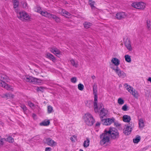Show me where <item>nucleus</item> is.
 <instances>
[{"instance_id": "1", "label": "nucleus", "mask_w": 151, "mask_h": 151, "mask_svg": "<svg viewBox=\"0 0 151 151\" xmlns=\"http://www.w3.org/2000/svg\"><path fill=\"white\" fill-rule=\"evenodd\" d=\"M9 80V79L6 76L1 74L0 75V86L7 90L12 91L13 89L12 87L5 83L4 81L8 82Z\"/></svg>"}, {"instance_id": "2", "label": "nucleus", "mask_w": 151, "mask_h": 151, "mask_svg": "<svg viewBox=\"0 0 151 151\" xmlns=\"http://www.w3.org/2000/svg\"><path fill=\"white\" fill-rule=\"evenodd\" d=\"M93 93L94 96V100L93 102V107L94 111H98L97 109V86L95 83H94L93 86Z\"/></svg>"}, {"instance_id": "3", "label": "nucleus", "mask_w": 151, "mask_h": 151, "mask_svg": "<svg viewBox=\"0 0 151 151\" xmlns=\"http://www.w3.org/2000/svg\"><path fill=\"white\" fill-rule=\"evenodd\" d=\"M17 13L18 17L22 21H28L30 19V16L25 11H22L18 12L17 10L16 11Z\"/></svg>"}, {"instance_id": "4", "label": "nucleus", "mask_w": 151, "mask_h": 151, "mask_svg": "<svg viewBox=\"0 0 151 151\" xmlns=\"http://www.w3.org/2000/svg\"><path fill=\"white\" fill-rule=\"evenodd\" d=\"M100 138L101 139L100 143L101 145H104L109 141V136L107 132V130H105L104 133L100 135Z\"/></svg>"}, {"instance_id": "5", "label": "nucleus", "mask_w": 151, "mask_h": 151, "mask_svg": "<svg viewBox=\"0 0 151 151\" xmlns=\"http://www.w3.org/2000/svg\"><path fill=\"white\" fill-rule=\"evenodd\" d=\"M107 132L112 139H114L118 138L119 133L117 130L115 128L110 127L109 130H107Z\"/></svg>"}, {"instance_id": "6", "label": "nucleus", "mask_w": 151, "mask_h": 151, "mask_svg": "<svg viewBox=\"0 0 151 151\" xmlns=\"http://www.w3.org/2000/svg\"><path fill=\"white\" fill-rule=\"evenodd\" d=\"M83 119L86 124L89 126L92 125L95 121L92 116L88 113L85 114Z\"/></svg>"}, {"instance_id": "7", "label": "nucleus", "mask_w": 151, "mask_h": 151, "mask_svg": "<svg viewBox=\"0 0 151 151\" xmlns=\"http://www.w3.org/2000/svg\"><path fill=\"white\" fill-rule=\"evenodd\" d=\"M41 14L45 17L50 19H53L57 22H59L60 21V19L58 17H57L55 15L51 14L46 11H42L41 12Z\"/></svg>"}, {"instance_id": "8", "label": "nucleus", "mask_w": 151, "mask_h": 151, "mask_svg": "<svg viewBox=\"0 0 151 151\" xmlns=\"http://www.w3.org/2000/svg\"><path fill=\"white\" fill-rule=\"evenodd\" d=\"M133 124L132 122H130L125 126L124 129V133L126 135L130 134L132 130Z\"/></svg>"}, {"instance_id": "9", "label": "nucleus", "mask_w": 151, "mask_h": 151, "mask_svg": "<svg viewBox=\"0 0 151 151\" xmlns=\"http://www.w3.org/2000/svg\"><path fill=\"white\" fill-rule=\"evenodd\" d=\"M134 7L139 9H144L145 7V4L143 2H135L132 4Z\"/></svg>"}, {"instance_id": "10", "label": "nucleus", "mask_w": 151, "mask_h": 151, "mask_svg": "<svg viewBox=\"0 0 151 151\" xmlns=\"http://www.w3.org/2000/svg\"><path fill=\"white\" fill-rule=\"evenodd\" d=\"M101 123L104 125H109L111 123L114 122L115 119L114 118L104 119L101 118Z\"/></svg>"}, {"instance_id": "11", "label": "nucleus", "mask_w": 151, "mask_h": 151, "mask_svg": "<svg viewBox=\"0 0 151 151\" xmlns=\"http://www.w3.org/2000/svg\"><path fill=\"white\" fill-rule=\"evenodd\" d=\"M124 44L127 49L130 51H131L133 50L131 42L129 38H127L124 39Z\"/></svg>"}, {"instance_id": "12", "label": "nucleus", "mask_w": 151, "mask_h": 151, "mask_svg": "<svg viewBox=\"0 0 151 151\" xmlns=\"http://www.w3.org/2000/svg\"><path fill=\"white\" fill-rule=\"evenodd\" d=\"M111 68L115 71L119 77L124 78L126 76V73L124 72L121 71L118 67H116V68L113 67H111Z\"/></svg>"}, {"instance_id": "13", "label": "nucleus", "mask_w": 151, "mask_h": 151, "mask_svg": "<svg viewBox=\"0 0 151 151\" xmlns=\"http://www.w3.org/2000/svg\"><path fill=\"white\" fill-rule=\"evenodd\" d=\"M127 17L126 14L124 12H119L116 14V17L118 19H121Z\"/></svg>"}, {"instance_id": "14", "label": "nucleus", "mask_w": 151, "mask_h": 151, "mask_svg": "<svg viewBox=\"0 0 151 151\" xmlns=\"http://www.w3.org/2000/svg\"><path fill=\"white\" fill-rule=\"evenodd\" d=\"M50 51L54 54L57 55L60 54L61 52L60 50L55 47H52L50 48Z\"/></svg>"}, {"instance_id": "15", "label": "nucleus", "mask_w": 151, "mask_h": 151, "mask_svg": "<svg viewBox=\"0 0 151 151\" xmlns=\"http://www.w3.org/2000/svg\"><path fill=\"white\" fill-rule=\"evenodd\" d=\"M108 111L104 108L100 111V118H103V117L106 116L107 114Z\"/></svg>"}, {"instance_id": "16", "label": "nucleus", "mask_w": 151, "mask_h": 151, "mask_svg": "<svg viewBox=\"0 0 151 151\" xmlns=\"http://www.w3.org/2000/svg\"><path fill=\"white\" fill-rule=\"evenodd\" d=\"M129 92L134 97H135L136 98H137L139 97V95L138 92L133 88H132V89Z\"/></svg>"}, {"instance_id": "17", "label": "nucleus", "mask_w": 151, "mask_h": 151, "mask_svg": "<svg viewBox=\"0 0 151 151\" xmlns=\"http://www.w3.org/2000/svg\"><path fill=\"white\" fill-rule=\"evenodd\" d=\"M111 62L116 66V67H118V66L120 63L119 60L116 58H112L111 60Z\"/></svg>"}, {"instance_id": "18", "label": "nucleus", "mask_w": 151, "mask_h": 151, "mask_svg": "<svg viewBox=\"0 0 151 151\" xmlns=\"http://www.w3.org/2000/svg\"><path fill=\"white\" fill-rule=\"evenodd\" d=\"M46 141L47 144L50 146H55L57 145V143L50 138H47L46 139Z\"/></svg>"}, {"instance_id": "19", "label": "nucleus", "mask_w": 151, "mask_h": 151, "mask_svg": "<svg viewBox=\"0 0 151 151\" xmlns=\"http://www.w3.org/2000/svg\"><path fill=\"white\" fill-rule=\"evenodd\" d=\"M46 57L47 58L50 59L54 62L55 61L56 59L54 56L49 53L47 52L46 53Z\"/></svg>"}, {"instance_id": "20", "label": "nucleus", "mask_w": 151, "mask_h": 151, "mask_svg": "<svg viewBox=\"0 0 151 151\" xmlns=\"http://www.w3.org/2000/svg\"><path fill=\"white\" fill-rule=\"evenodd\" d=\"M123 121L126 122H129L131 120L130 117L129 116L127 115H124L123 116Z\"/></svg>"}, {"instance_id": "21", "label": "nucleus", "mask_w": 151, "mask_h": 151, "mask_svg": "<svg viewBox=\"0 0 151 151\" xmlns=\"http://www.w3.org/2000/svg\"><path fill=\"white\" fill-rule=\"evenodd\" d=\"M31 83H33V84H38L40 82V80L37 78H35L33 77H32L31 78Z\"/></svg>"}, {"instance_id": "22", "label": "nucleus", "mask_w": 151, "mask_h": 151, "mask_svg": "<svg viewBox=\"0 0 151 151\" xmlns=\"http://www.w3.org/2000/svg\"><path fill=\"white\" fill-rule=\"evenodd\" d=\"M61 13L63 16H65L66 17H68L70 15V14L68 12L66 11L65 10L61 9Z\"/></svg>"}, {"instance_id": "23", "label": "nucleus", "mask_w": 151, "mask_h": 151, "mask_svg": "<svg viewBox=\"0 0 151 151\" xmlns=\"http://www.w3.org/2000/svg\"><path fill=\"white\" fill-rule=\"evenodd\" d=\"M139 127L140 128H142L144 127V120L142 119H139Z\"/></svg>"}, {"instance_id": "24", "label": "nucleus", "mask_w": 151, "mask_h": 151, "mask_svg": "<svg viewBox=\"0 0 151 151\" xmlns=\"http://www.w3.org/2000/svg\"><path fill=\"white\" fill-rule=\"evenodd\" d=\"M124 87L129 92L130 91V90L132 89V88L133 87H131L129 85H128L127 83H124Z\"/></svg>"}, {"instance_id": "25", "label": "nucleus", "mask_w": 151, "mask_h": 151, "mask_svg": "<svg viewBox=\"0 0 151 151\" xmlns=\"http://www.w3.org/2000/svg\"><path fill=\"white\" fill-rule=\"evenodd\" d=\"M50 124V121L49 120L44 121L40 123V125L41 126H47L48 125Z\"/></svg>"}, {"instance_id": "26", "label": "nucleus", "mask_w": 151, "mask_h": 151, "mask_svg": "<svg viewBox=\"0 0 151 151\" xmlns=\"http://www.w3.org/2000/svg\"><path fill=\"white\" fill-rule=\"evenodd\" d=\"M83 25L85 28L88 29L92 25V24L91 23L86 22L83 23Z\"/></svg>"}, {"instance_id": "27", "label": "nucleus", "mask_w": 151, "mask_h": 151, "mask_svg": "<svg viewBox=\"0 0 151 151\" xmlns=\"http://www.w3.org/2000/svg\"><path fill=\"white\" fill-rule=\"evenodd\" d=\"M124 58L125 61L128 62V63H130L131 61V56L128 55H125Z\"/></svg>"}, {"instance_id": "28", "label": "nucleus", "mask_w": 151, "mask_h": 151, "mask_svg": "<svg viewBox=\"0 0 151 151\" xmlns=\"http://www.w3.org/2000/svg\"><path fill=\"white\" fill-rule=\"evenodd\" d=\"M70 62L72 65L75 67H77L78 66V62L76 61L73 59H71L70 60Z\"/></svg>"}, {"instance_id": "29", "label": "nucleus", "mask_w": 151, "mask_h": 151, "mask_svg": "<svg viewBox=\"0 0 151 151\" xmlns=\"http://www.w3.org/2000/svg\"><path fill=\"white\" fill-rule=\"evenodd\" d=\"M21 4L22 5V7L25 9H27L28 8V4L27 2L24 0L22 1L21 2Z\"/></svg>"}, {"instance_id": "30", "label": "nucleus", "mask_w": 151, "mask_h": 151, "mask_svg": "<svg viewBox=\"0 0 151 151\" xmlns=\"http://www.w3.org/2000/svg\"><path fill=\"white\" fill-rule=\"evenodd\" d=\"M140 137L137 135L136 137L133 139V142L135 143H137L140 140Z\"/></svg>"}, {"instance_id": "31", "label": "nucleus", "mask_w": 151, "mask_h": 151, "mask_svg": "<svg viewBox=\"0 0 151 151\" xmlns=\"http://www.w3.org/2000/svg\"><path fill=\"white\" fill-rule=\"evenodd\" d=\"M1 97L3 98L6 97L7 98H10V97L13 98L14 97V95L11 94L6 93L3 94L1 96Z\"/></svg>"}, {"instance_id": "32", "label": "nucleus", "mask_w": 151, "mask_h": 151, "mask_svg": "<svg viewBox=\"0 0 151 151\" xmlns=\"http://www.w3.org/2000/svg\"><path fill=\"white\" fill-rule=\"evenodd\" d=\"M89 140L88 139H87L86 140L84 141L83 143V146L85 147H87L89 146Z\"/></svg>"}, {"instance_id": "33", "label": "nucleus", "mask_w": 151, "mask_h": 151, "mask_svg": "<svg viewBox=\"0 0 151 151\" xmlns=\"http://www.w3.org/2000/svg\"><path fill=\"white\" fill-rule=\"evenodd\" d=\"M147 27L149 30H151V22L149 19L147 21Z\"/></svg>"}, {"instance_id": "34", "label": "nucleus", "mask_w": 151, "mask_h": 151, "mask_svg": "<svg viewBox=\"0 0 151 151\" xmlns=\"http://www.w3.org/2000/svg\"><path fill=\"white\" fill-rule=\"evenodd\" d=\"M14 8L15 9L18 7L19 5V2L18 0H13Z\"/></svg>"}, {"instance_id": "35", "label": "nucleus", "mask_w": 151, "mask_h": 151, "mask_svg": "<svg viewBox=\"0 0 151 151\" xmlns=\"http://www.w3.org/2000/svg\"><path fill=\"white\" fill-rule=\"evenodd\" d=\"M32 78V76H27L25 77L24 79L26 81L31 83Z\"/></svg>"}, {"instance_id": "36", "label": "nucleus", "mask_w": 151, "mask_h": 151, "mask_svg": "<svg viewBox=\"0 0 151 151\" xmlns=\"http://www.w3.org/2000/svg\"><path fill=\"white\" fill-rule=\"evenodd\" d=\"M32 78V76H27L25 77L24 79L26 81L31 83Z\"/></svg>"}, {"instance_id": "37", "label": "nucleus", "mask_w": 151, "mask_h": 151, "mask_svg": "<svg viewBox=\"0 0 151 151\" xmlns=\"http://www.w3.org/2000/svg\"><path fill=\"white\" fill-rule=\"evenodd\" d=\"M53 111L52 107L50 105L47 107V112L49 114L51 113Z\"/></svg>"}, {"instance_id": "38", "label": "nucleus", "mask_w": 151, "mask_h": 151, "mask_svg": "<svg viewBox=\"0 0 151 151\" xmlns=\"http://www.w3.org/2000/svg\"><path fill=\"white\" fill-rule=\"evenodd\" d=\"M6 140L9 143H13L14 142V139L11 136H9L6 138Z\"/></svg>"}, {"instance_id": "39", "label": "nucleus", "mask_w": 151, "mask_h": 151, "mask_svg": "<svg viewBox=\"0 0 151 151\" xmlns=\"http://www.w3.org/2000/svg\"><path fill=\"white\" fill-rule=\"evenodd\" d=\"M6 140L5 138H2L0 136V147L2 146L4 144V141Z\"/></svg>"}, {"instance_id": "40", "label": "nucleus", "mask_w": 151, "mask_h": 151, "mask_svg": "<svg viewBox=\"0 0 151 151\" xmlns=\"http://www.w3.org/2000/svg\"><path fill=\"white\" fill-rule=\"evenodd\" d=\"M35 11L37 12L40 13L41 14V12L42 11L40 7H36L35 8Z\"/></svg>"}, {"instance_id": "41", "label": "nucleus", "mask_w": 151, "mask_h": 151, "mask_svg": "<svg viewBox=\"0 0 151 151\" xmlns=\"http://www.w3.org/2000/svg\"><path fill=\"white\" fill-rule=\"evenodd\" d=\"M88 3L90 4L91 6V7L92 9H93L95 7V6H94V1H93L92 0H89Z\"/></svg>"}, {"instance_id": "42", "label": "nucleus", "mask_w": 151, "mask_h": 151, "mask_svg": "<svg viewBox=\"0 0 151 151\" xmlns=\"http://www.w3.org/2000/svg\"><path fill=\"white\" fill-rule=\"evenodd\" d=\"M78 88L80 91H82L84 88V86L81 83H79L78 85Z\"/></svg>"}, {"instance_id": "43", "label": "nucleus", "mask_w": 151, "mask_h": 151, "mask_svg": "<svg viewBox=\"0 0 151 151\" xmlns=\"http://www.w3.org/2000/svg\"><path fill=\"white\" fill-rule=\"evenodd\" d=\"M118 103L119 105H122L124 104V101L121 98H119L118 100Z\"/></svg>"}, {"instance_id": "44", "label": "nucleus", "mask_w": 151, "mask_h": 151, "mask_svg": "<svg viewBox=\"0 0 151 151\" xmlns=\"http://www.w3.org/2000/svg\"><path fill=\"white\" fill-rule=\"evenodd\" d=\"M97 109H98V111L97 112H95L96 113H97V112H99V110H100L101 109H102L103 108V104L101 103V104H100L99 105H98V106H97Z\"/></svg>"}, {"instance_id": "45", "label": "nucleus", "mask_w": 151, "mask_h": 151, "mask_svg": "<svg viewBox=\"0 0 151 151\" xmlns=\"http://www.w3.org/2000/svg\"><path fill=\"white\" fill-rule=\"evenodd\" d=\"M70 139L72 142H75L77 139V136L75 135H73L70 138Z\"/></svg>"}, {"instance_id": "46", "label": "nucleus", "mask_w": 151, "mask_h": 151, "mask_svg": "<svg viewBox=\"0 0 151 151\" xmlns=\"http://www.w3.org/2000/svg\"><path fill=\"white\" fill-rule=\"evenodd\" d=\"M45 88L42 87H38L37 88V90L38 91H40L42 92H43Z\"/></svg>"}, {"instance_id": "47", "label": "nucleus", "mask_w": 151, "mask_h": 151, "mask_svg": "<svg viewBox=\"0 0 151 151\" xmlns=\"http://www.w3.org/2000/svg\"><path fill=\"white\" fill-rule=\"evenodd\" d=\"M70 80L72 83H75L77 81V78L75 77H72L71 78Z\"/></svg>"}, {"instance_id": "48", "label": "nucleus", "mask_w": 151, "mask_h": 151, "mask_svg": "<svg viewBox=\"0 0 151 151\" xmlns=\"http://www.w3.org/2000/svg\"><path fill=\"white\" fill-rule=\"evenodd\" d=\"M128 107L126 104L124 105L122 107V109L124 111L127 110Z\"/></svg>"}, {"instance_id": "49", "label": "nucleus", "mask_w": 151, "mask_h": 151, "mask_svg": "<svg viewBox=\"0 0 151 151\" xmlns=\"http://www.w3.org/2000/svg\"><path fill=\"white\" fill-rule=\"evenodd\" d=\"M22 108L23 110L24 111H26L27 109V107L26 106L24 105H21L20 106Z\"/></svg>"}, {"instance_id": "50", "label": "nucleus", "mask_w": 151, "mask_h": 151, "mask_svg": "<svg viewBox=\"0 0 151 151\" xmlns=\"http://www.w3.org/2000/svg\"><path fill=\"white\" fill-rule=\"evenodd\" d=\"M28 104L29 106L31 107H33L35 106L34 104L30 101H29L28 102Z\"/></svg>"}, {"instance_id": "51", "label": "nucleus", "mask_w": 151, "mask_h": 151, "mask_svg": "<svg viewBox=\"0 0 151 151\" xmlns=\"http://www.w3.org/2000/svg\"><path fill=\"white\" fill-rule=\"evenodd\" d=\"M38 69H35L34 70L35 72V74L36 75H37L40 72V71H39V70H40V68H38Z\"/></svg>"}, {"instance_id": "52", "label": "nucleus", "mask_w": 151, "mask_h": 151, "mask_svg": "<svg viewBox=\"0 0 151 151\" xmlns=\"http://www.w3.org/2000/svg\"><path fill=\"white\" fill-rule=\"evenodd\" d=\"M51 149L50 147H47L45 148V151H51Z\"/></svg>"}, {"instance_id": "53", "label": "nucleus", "mask_w": 151, "mask_h": 151, "mask_svg": "<svg viewBox=\"0 0 151 151\" xmlns=\"http://www.w3.org/2000/svg\"><path fill=\"white\" fill-rule=\"evenodd\" d=\"M100 123L99 122H98L96 124V127L99 126L100 125Z\"/></svg>"}, {"instance_id": "54", "label": "nucleus", "mask_w": 151, "mask_h": 151, "mask_svg": "<svg viewBox=\"0 0 151 151\" xmlns=\"http://www.w3.org/2000/svg\"><path fill=\"white\" fill-rule=\"evenodd\" d=\"M91 78L93 80H94V79H95L96 77L95 76L93 75L91 76Z\"/></svg>"}, {"instance_id": "55", "label": "nucleus", "mask_w": 151, "mask_h": 151, "mask_svg": "<svg viewBox=\"0 0 151 151\" xmlns=\"http://www.w3.org/2000/svg\"><path fill=\"white\" fill-rule=\"evenodd\" d=\"M148 81H150V82H151V78L150 77L148 78Z\"/></svg>"}, {"instance_id": "56", "label": "nucleus", "mask_w": 151, "mask_h": 151, "mask_svg": "<svg viewBox=\"0 0 151 151\" xmlns=\"http://www.w3.org/2000/svg\"><path fill=\"white\" fill-rule=\"evenodd\" d=\"M35 116H36V115H35V114H33V117H35Z\"/></svg>"}, {"instance_id": "57", "label": "nucleus", "mask_w": 151, "mask_h": 151, "mask_svg": "<svg viewBox=\"0 0 151 151\" xmlns=\"http://www.w3.org/2000/svg\"><path fill=\"white\" fill-rule=\"evenodd\" d=\"M79 151H83V150L81 149H80Z\"/></svg>"}]
</instances>
